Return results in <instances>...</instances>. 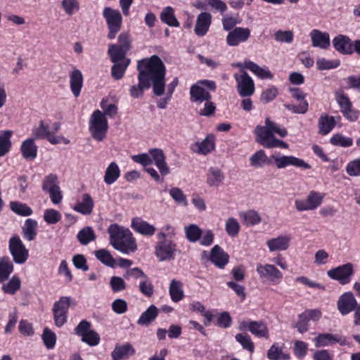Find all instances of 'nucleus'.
I'll return each instance as SVG.
<instances>
[{"mask_svg":"<svg viewBox=\"0 0 360 360\" xmlns=\"http://www.w3.org/2000/svg\"><path fill=\"white\" fill-rule=\"evenodd\" d=\"M277 95L278 89L273 86L265 89L262 93L260 100L264 103H268L274 100Z\"/></svg>","mask_w":360,"mask_h":360,"instance_id":"nucleus-63","label":"nucleus"},{"mask_svg":"<svg viewBox=\"0 0 360 360\" xmlns=\"http://www.w3.org/2000/svg\"><path fill=\"white\" fill-rule=\"evenodd\" d=\"M308 345L301 340H296L294 343L293 352L300 359H302L307 353Z\"/></svg>","mask_w":360,"mask_h":360,"instance_id":"nucleus-61","label":"nucleus"},{"mask_svg":"<svg viewBox=\"0 0 360 360\" xmlns=\"http://www.w3.org/2000/svg\"><path fill=\"white\" fill-rule=\"evenodd\" d=\"M354 274V266L351 263H347L333 268L327 272V275L329 278L338 281L342 285L349 283Z\"/></svg>","mask_w":360,"mask_h":360,"instance_id":"nucleus-10","label":"nucleus"},{"mask_svg":"<svg viewBox=\"0 0 360 360\" xmlns=\"http://www.w3.org/2000/svg\"><path fill=\"white\" fill-rule=\"evenodd\" d=\"M169 195L177 204L184 207L188 205L186 196L180 188L176 187L171 188Z\"/></svg>","mask_w":360,"mask_h":360,"instance_id":"nucleus-53","label":"nucleus"},{"mask_svg":"<svg viewBox=\"0 0 360 360\" xmlns=\"http://www.w3.org/2000/svg\"><path fill=\"white\" fill-rule=\"evenodd\" d=\"M176 245L171 240H163L158 242L155 254L159 261L172 260L174 259Z\"/></svg>","mask_w":360,"mask_h":360,"instance_id":"nucleus-11","label":"nucleus"},{"mask_svg":"<svg viewBox=\"0 0 360 360\" xmlns=\"http://www.w3.org/2000/svg\"><path fill=\"white\" fill-rule=\"evenodd\" d=\"M240 328L248 329L257 338H269V329L262 321H243L241 323Z\"/></svg>","mask_w":360,"mask_h":360,"instance_id":"nucleus-17","label":"nucleus"},{"mask_svg":"<svg viewBox=\"0 0 360 360\" xmlns=\"http://www.w3.org/2000/svg\"><path fill=\"white\" fill-rule=\"evenodd\" d=\"M96 257L103 264L113 267L115 264V261L110 252L105 249H101L95 251Z\"/></svg>","mask_w":360,"mask_h":360,"instance_id":"nucleus-49","label":"nucleus"},{"mask_svg":"<svg viewBox=\"0 0 360 360\" xmlns=\"http://www.w3.org/2000/svg\"><path fill=\"white\" fill-rule=\"evenodd\" d=\"M58 187V181L56 175L51 174L44 178L42 184L43 191L49 193Z\"/></svg>","mask_w":360,"mask_h":360,"instance_id":"nucleus-50","label":"nucleus"},{"mask_svg":"<svg viewBox=\"0 0 360 360\" xmlns=\"http://www.w3.org/2000/svg\"><path fill=\"white\" fill-rule=\"evenodd\" d=\"M108 129V123L106 117L99 110H95L89 120V131L92 137L101 141L106 136Z\"/></svg>","mask_w":360,"mask_h":360,"instance_id":"nucleus-4","label":"nucleus"},{"mask_svg":"<svg viewBox=\"0 0 360 360\" xmlns=\"http://www.w3.org/2000/svg\"><path fill=\"white\" fill-rule=\"evenodd\" d=\"M110 244L116 250L129 255L137 250L136 238L131 231L117 224H110L108 228Z\"/></svg>","mask_w":360,"mask_h":360,"instance_id":"nucleus-3","label":"nucleus"},{"mask_svg":"<svg viewBox=\"0 0 360 360\" xmlns=\"http://www.w3.org/2000/svg\"><path fill=\"white\" fill-rule=\"evenodd\" d=\"M186 237L188 241L195 243L200 239L202 231L200 227L194 224L184 227Z\"/></svg>","mask_w":360,"mask_h":360,"instance_id":"nucleus-45","label":"nucleus"},{"mask_svg":"<svg viewBox=\"0 0 360 360\" xmlns=\"http://www.w3.org/2000/svg\"><path fill=\"white\" fill-rule=\"evenodd\" d=\"M236 340L241 345L243 349L250 352H253L255 349L254 343L248 335L241 333L237 334L236 335Z\"/></svg>","mask_w":360,"mask_h":360,"instance_id":"nucleus-56","label":"nucleus"},{"mask_svg":"<svg viewBox=\"0 0 360 360\" xmlns=\"http://www.w3.org/2000/svg\"><path fill=\"white\" fill-rule=\"evenodd\" d=\"M158 314V309L155 305H150L144 312H143L137 321L140 326H148L153 322Z\"/></svg>","mask_w":360,"mask_h":360,"instance_id":"nucleus-36","label":"nucleus"},{"mask_svg":"<svg viewBox=\"0 0 360 360\" xmlns=\"http://www.w3.org/2000/svg\"><path fill=\"white\" fill-rule=\"evenodd\" d=\"M42 340L46 347L51 349L55 347L56 336L50 329L45 328L42 334Z\"/></svg>","mask_w":360,"mask_h":360,"instance_id":"nucleus-55","label":"nucleus"},{"mask_svg":"<svg viewBox=\"0 0 360 360\" xmlns=\"http://www.w3.org/2000/svg\"><path fill=\"white\" fill-rule=\"evenodd\" d=\"M10 209L18 215L27 217L32 214V210L25 203L18 201H11L9 204Z\"/></svg>","mask_w":360,"mask_h":360,"instance_id":"nucleus-46","label":"nucleus"},{"mask_svg":"<svg viewBox=\"0 0 360 360\" xmlns=\"http://www.w3.org/2000/svg\"><path fill=\"white\" fill-rule=\"evenodd\" d=\"M131 227L135 232L148 237L153 236L156 230L153 225L140 217H134L131 219Z\"/></svg>","mask_w":360,"mask_h":360,"instance_id":"nucleus-22","label":"nucleus"},{"mask_svg":"<svg viewBox=\"0 0 360 360\" xmlns=\"http://www.w3.org/2000/svg\"><path fill=\"white\" fill-rule=\"evenodd\" d=\"M37 222L33 219H27L22 228L23 237L28 241L33 240L37 236Z\"/></svg>","mask_w":360,"mask_h":360,"instance_id":"nucleus-37","label":"nucleus"},{"mask_svg":"<svg viewBox=\"0 0 360 360\" xmlns=\"http://www.w3.org/2000/svg\"><path fill=\"white\" fill-rule=\"evenodd\" d=\"M212 17L210 13L201 12L198 16L194 27V32L198 37L205 36L209 31Z\"/></svg>","mask_w":360,"mask_h":360,"instance_id":"nucleus-18","label":"nucleus"},{"mask_svg":"<svg viewBox=\"0 0 360 360\" xmlns=\"http://www.w3.org/2000/svg\"><path fill=\"white\" fill-rule=\"evenodd\" d=\"M20 287L21 280L15 275L8 282L3 284L1 290L6 294L14 295L20 289Z\"/></svg>","mask_w":360,"mask_h":360,"instance_id":"nucleus-43","label":"nucleus"},{"mask_svg":"<svg viewBox=\"0 0 360 360\" xmlns=\"http://www.w3.org/2000/svg\"><path fill=\"white\" fill-rule=\"evenodd\" d=\"M240 227L238 220L233 217H230L226 221L225 230L231 237H236L238 234Z\"/></svg>","mask_w":360,"mask_h":360,"instance_id":"nucleus-52","label":"nucleus"},{"mask_svg":"<svg viewBox=\"0 0 360 360\" xmlns=\"http://www.w3.org/2000/svg\"><path fill=\"white\" fill-rule=\"evenodd\" d=\"M249 70L260 79L272 80L274 79V75L267 66H259L253 61H251Z\"/></svg>","mask_w":360,"mask_h":360,"instance_id":"nucleus-35","label":"nucleus"},{"mask_svg":"<svg viewBox=\"0 0 360 360\" xmlns=\"http://www.w3.org/2000/svg\"><path fill=\"white\" fill-rule=\"evenodd\" d=\"M149 154L153 162L158 168L162 176H166L170 173V169L165 161V154L161 149L153 148L149 150Z\"/></svg>","mask_w":360,"mask_h":360,"instance_id":"nucleus-21","label":"nucleus"},{"mask_svg":"<svg viewBox=\"0 0 360 360\" xmlns=\"http://www.w3.org/2000/svg\"><path fill=\"white\" fill-rule=\"evenodd\" d=\"M130 62V59H124L122 61L112 62L114 63L111 70L112 77L117 80L122 79Z\"/></svg>","mask_w":360,"mask_h":360,"instance_id":"nucleus-40","label":"nucleus"},{"mask_svg":"<svg viewBox=\"0 0 360 360\" xmlns=\"http://www.w3.org/2000/svg\"><path fill=\"white\" fill-rule=\"evenodd\" d=\"M291 240L290 234L280 235L268 240L266 245L270 252L285 251L289 248Z\"/></svg>","mask_w":360,"mask_h":360,"instance_id":"nucleus-19","label":"nucleus"},{"mask_svg":"<svg viewBox=\"0 0 360 360\" xmlns=\"http://www.w3.org/2000/svg\"><path fill=\"white\" fill-rule=\"evenodd\" d=\"M335 125V118L326 114L321 115L319 120V133L323 135L328 134Z\"/></svg>","mask_w":360,"mask_h":360,"instance_id":"nucleus-39","label":"nucleus"},{"mask_svg":"<svg viewBox=\"0 0 360 360\" xmlns=\"http://www.w3.org/2000/svg\"><path fill=\"white\" fill-rule=\"evenodd\" d=\"M236 82V90L240 97H250L255 91V85L252 78L245 70L239 71L233 75Z\"/></svg>","mask_w":360,"mask_h":360,"instance_id":"nucleus-5","label":"nucleus"},{"mask_svg":"<svg viewBox=\"0 0 360 360\" xmlns=\"http://www.w3.org/2000/svg\"><path fill=\"white\" fill-rule=\"evenodd\" d=\"M120 175L121 171L119 166L116 162H112L105 169L103 181L107 185H112L120 178Z\"/></svg>","mask_w":360,"mask_h":360,"instance_id":"nucleus-29","label":"nucleus"},{"mask_svg":"<svg viewBox=\"0 0 360 360\" xmlns=\"http://www.w3.org/2000/svg\"><path fill=\"white\" fill-rule=\"evenodd\" d=\"M13 270L14 266L10 258L7 256L1 257L0 258V283L7 281Z\"/></svg>","mask_w":360,"mask_h":360,"instance_id":"nucleus-32","label":"nucleus"},{"mask_svg":"<svg viewBox=\"0 0 360 360\" xmlns=\"http://www.w3.org/2000/svg\"><path fill=\"white\" fill-rule=\"evenodd\" d=\"M140 292L146 297H151L154 292V288L148 276L141 280L139 283Z\"/></svg>","mask_w":360,"mask_h":360,"instance_id":"nucleus-59","label":"nucleus"},{"mask_svg":"<svg viewBox=\"0 0 360 360\" xmlns=\"http://www.w3.org/2000/svg\"><path fill=\"white\" fill-rule=\"evenodd\" d=\"M135 354V349L129 343H125L122 345L116 346L112 352L111 356L112 360H122L129 358Z\"/></svg>","mask_w":360,"mask_h":360,"instance_id":"nucleus-27","label":"nucleus"},{"mask_svg":"<svg viewBox=\"0 0 360 360\" xmlns=\"http://www.w3.org/2000/svg\"><path fill=\"white\" fill-rule=\"evenodd\" d=\"M94 201L89 193L82 195V201L78 202L73 207V210L82 214L89 215L93 212Z\"/></svg>","mask_w":360,"mask_h":360,"instance_id":"nucleus-26","label":"nucleus"},{"mask_svg":"<svg viewBox=\"0 0 360 360\" xmlns=\"http://www.w3.org/2000/svg\"><path fill=\"white\" fill-rule=\"evenodd\" d=\"M267 358L270 360H289L290 355L288 353H284L282 347H279L278 343H274L266 354Z\"/></svg>","mask_w":360,"mask_h":360,"instance_id":"nucleus-38","label":"nucleus"},{"mask_svg":"<svg viewBox=\"0 0 360 360\" xmlns=\"http://www.w3.org/2000/svg\"><path fill=\"white\" fill-rule=\"evenodd\" d=\"M264 124H268V127L270 128L274 136V134H277L278 136L283 138L288 135V131L285 128L281 127L276 122L271 121L268 117L265 118Z\"/></svg>","mask_w":360,"mask_h":360,"instance_id":"nucleus-60","label":"nucleus"},{"mask_svg":"<svg viewBox=\"0 0 360 360\" xmlns=\"http://www.w3.org/2000/svg\"><path fill=\"white\" fill-rule=\"evenodd\" d=\"M61 219L60 213L54 209H46L44 213V220L48 224H56Z\"/></svg>","mask_w":360,"mask_h":360,"instance_id":"nucleus-54","label":"nucleus"},{"mask_svg":"<svg viewBox=\"0 0 360 360\" xmlns=\"http://www.w3.org/2000/svg\"><path fill=\"white\" fill-rule=\"evenodd\" d=\"M255 134L257 136L256 141L263 146L264 143H266L274 136L266 124L264 126L257 125L255 129Z\"/></svg>","mask_w":360,"mask_h":360,"instance_id":"nucleus-34","label":"nucleus"},{"mask_svg":"<svg viewBox=\"0 0 360 360\" xmlns=\"http://www.w3.org/2000/svg\"><path fill=\"white\" fill-rule=\"evenodd\" d=\"M76 335L82 337V341L91 347L96 346L100 342V336L94 330H91V323L82 321L75 329Z\"/></svg>","mask_w":360,"mask_h":360,"instance_id":"nucleus-9","label":"nucleus"},{"mask_svg":"<svg viewBox=\"0 0 360 360\" xmlns=\"http://www.w3.org/2000/svg\"><path fill=\"white\" fill-rule=\"evenodd\" d=\"M314 342L316 347H323L334 345L340 344L341 346L347 344L345 337L333 335L331 333H320L314 338Z\"/></svg>","mask_w":360,"mask_h":360,"instance_id":"nucleus-13","label":"nucleus"},{"mask_svg":"<svg viewBox=\"0 0 360 360\" xmlns=\"http://www.w3.org/2000/svg\"><path fill=\"white\" fill-rule=\"evenodd\" d=\"M109 30L108 38L112 39L120 30L122 18L119 11L105 7L103 13Z\"/></svg>","mask_w":360,"mask_h":360,"instance_id":"nucleus-7","label":"nucleus"},{"mask_svg":"<svg viewBox=\"0 0 360 360\" xmlns=\"http://www.w3.org/2000/svg\"><path fill=\"white\" fill-rule=\"evenodd\" d=\"M13 131L5 130L0 134V157L5 155L10 150L11 146V137Z\"/></svg>","mask_w":360,"mask_h":360,"instance_id":"nucleus-42","label":"nucleus"},{"mask_svg":"<svg viewBox=\"0 0 360 360\" xmlns=\"http://www.w3.org/2000/svg\"><path fill=\"white\" fill-rule=\"evenodd\" d=\"M337 305L340 314L346 315L354 311L358 306V304L354 295L350 292H347L340 297Z\"/></svg>","mask_w":360,"mask_h":360,"instance_id":"nucleus-16","label":"nucleus"},{"mask_svg":"<svg viewBox=\"0 0 360 360\" xmlns=\"http://www.w3.org/2000/svg\"><path fill=\"white\" fill-rule=\"evenodd\" d=\"M77 238L82 245H86L96 240V235L91 227H86L77 233Z\"/></svg>","mask_w":360,"mask_h":360,"instance_id":"nucleus-48","label":"nucleus"},{"mask_svg":"<svg viewBox=\"0 0 360 360\" xmlns=\"http://www.w3.org/2000/svg\"><path fill=\"white\" fill-rule=\"evenodd\" d=\"M210 261L219 269H224L229 263V255L218 245H215L210 251Z\"/></svg>","mask_w":360,"mask_h":360,"instance_id":"nucleus-20","label":"nucleus"},{"mask_svg":"<svg viewBox=\"0 0 360 360\" xmlns=\"http://www.w3.org/2000/svg\"><path fill=\"white\" fill-rule=\"evenodd\" d=\"M335 98L340 108L341 112L343 110H346L347 108L352 106V103L350 101L348 96L343 92L342 90H338L335 93Z\"/></svg>","mask_w":360,"mask_h":360,"instance_id":"nucleus-51","label":"nucleus"},{"mask_svg":"<svg viewBox=\"0 0 360 360\" xmlns=\"http://www.w3.org/2000/svg\"><path fill=\"white\" fill-rule=\"evenodd\" d=\"M324 195L319 192L311 191L309 193L307 198L296 199L295 201V209L298 212L314 210L319 207L323 200Z\"/></svg>","mask_w":360,"mask_h":360,"instance_id":"nucleus-8","label":"nucleus"},{"mask_svg":"<svg viewBox=\"0 0 360 360\" xmlns=\"http://www.w3.org/2000/svg\"><path fill=\"white\" fill-rule=\"evenodd\" d=\"M190 95L191 101L198 105L211 98L210 94L203 86H200V83H196L191 86Z\"/></svg>","mask_w":360,"mask_h":360,"instance_id":"nucleus-25","label":"nucleus"},{"mask_svg":"<svg viewBox=\"0 0 360 360\" xmlns=\"http://www.w3.org/2000/svg\"><path fill=\"white\" fill-rule=\"evenodd\" d=\"M309 37L314 47L327 49L330 46V36L328 32L314 29L309 33Z\"/></svg>","mask_w":360,"mask_h":360,"instance_id":"nucleus-23","label":"nucleus"},{"mask_svg":"<svg viewBox=\"0 0 360 360\" xmlns=\"http://www.w3.org/2000/svg\"><path fill=\"white\" fill-rule=\"evenodd\" d=\"M215 148V137L213 134H208L201 141H196L191 145V150L200 155H206L214 150Z\"/></svg>","mask_w":360,"mask_h":360,"instance_id":"nucleus-15","label":"nucleus"},{"mask_svg":"<svg viewBox=\"0 0 360 360\" xmlns=\"http://www.w3.org/2000/svg\"><path fill=\"white\" fill-rule=\"evenodd\" d=\"M239 215L243 220L244 224L247 226H254L259 224L262 221L259 213L253 210L240 212Z\"/></svg>","mask_w":360,"mask_h":360,"instance_id":"nucleus-44","label":"nucleus"},{"mask_svg":"<svg viewBox=\"0 0 360 360\" xmlns=\"http://www.w3.org/2000/svg\"><path fill=\"white\" fill-rule=\"evenodd\" d=\"M137 70L139 83L131 86L129 90L132 98H141L144 91L150 86L155 96H161L165 94L166 68L160 57L154 55L139 60Z\"/></svg>","mask_w":360,"mask_h":360,"instance_id":"nucleus-1","label":"nucleus"},{"mask_svg":"<svg viewBox=\"0 0 360 360\" xmlns=\"http://www.w3.org/2000/svg\"><path fill=\"white\" fill-rule=\"evenodd\" d=\"M330 143L333 146L349 147L352 145L353 141L351 138L337 134L330 138Z\"/></svg>","mask_w":360,"mask_h":360,"instance_id":"nucleus-57","label":"nucleus"},{"mask_svg":"<svg viewBox=\"0 0 360 360\" xmlns=\"http://www.w3.org/2000/svg\"><path fill=\"white\" fill-rule=\"evenodd\" d=\"M127 52V51L124 50L116 44L109 45L108 54L112 62H119L124 60V59H128L125 57Z\"/></svg>","mask_w":360,"mask_h":360,"instance_id":"nucleus-47","label":"nucleus"},{"mask_svg":"<svg viewBox=\"0 0 360 360\" xmlns=\"http://www.w3.org/2000/svg\"><path fill=\"white\" fill-rule=\"evenodd\" d=\"M71 304L75 303L70 297H61L58 301L54 303L53 309L68 313Z\"/></svg>","mask_w":360,"mask_h":360,"instance_id":"nucleus-62","label":"nucleus"},{"mask_svg":"<svg viewBox=\"0 0 360 360\" xmlns=\"http://www.w3.org/2000/svg\"><path fill=\"white\" fill-rule=\"evenodd\" d=\"M351 39L345 35L339 34L333 39L335 49L342 54H352L354 53Z\"/></svg>","mask_w":360,"mask_h":360,"instance_id":"nucleus-24","label":"nucleus"},{"mask_svg":"<svg viewBox=\"0 0 360 360\" xmlns=\"http://www.w3.org/2000/svg\"><path fill=\"white\" fill-rule=\"evenodd\" d=\"M250 165L254 167H262L265 165H274L277 169H281L289 166L309 169L311 166L304 160L292 155H281L274 153L267 157L263 150L256 151L250 158Z\"/></svg>","mask_w":360,"mask_h":360,"instance_id":"nucleus-2","label":"nucleus"},{"mask_svg":"<svg viewBox=\"0 0 360 360\" xmlns=\"http://www.w3.org/2000/svg\"><path fill=\"white\" fill-rule=\"evenodd\" d=\"M160 19L164 23L170 27H177L179 26V22L174 15V11L171 6L164 8L160 14Z\"/></svg>","mask_w":360,"mask_h":360,"instance_id":"nucleus-41","label":"nucleus"},{"mask_svg":"<svg viewBox=\"0 0 360 360\" xmlns=\"http://www.w3.org/2000/svg\"><path fill=\"white\" fill-rule=\"evenodd\" d=\"M340 63L336 60H327L324 58H319L316 61L317 69L319 70H330L338 68Z\"/></svg>","mask_w":360,"mask_h":360,"instance_id":"nucleus-58","label":"nucleus"},{"mask_svg":"<svg viewBox=\"0 0 360 360\" xmlns=\"http://www.w3.org/2000/svg\"><path fill=\"white\" fill-rule=\"evenodd\" d=\"M8 250L15 264H23L28 259L29 250L18 236H14L9 239Z\"/></svg>","mask_w":360,"mask_h":360,"instance_id":"nucleus-6","label":"nucleus"},{"mask_svg":"<svg viewBox=\"0 0 360 360\" xmlns=\"http://www.w3.org/2000/svg\"><path fill=\"white\" fill-rule=\"evenodd\" d=\"M21 153L22 157L27 160H34L37 155V146L35 145L34 139H28L22 143Z\"/></svg>","mask_w":360,"mask_h":360,"instance_id":"nucleus-31","label":"nucleus"},{"mask_svg":"<svg viewBox=\"0 0 360 360\" xmlns=\"http://www.w3.org/2000/svg\"><path fill=\"white\" fill-rule=\"evenodd\" d=\"M224 175L222 171L216 167L209 169L207 174V184L211 187H218L222 184Z\"/></svg>","mask_w":360,"mask_h":360,"instance_id":"nucleus-30","label":"nucleus"},{"mask_svg":"<svg viewBox=\"0 0 360 360\" xmlns=\"http://www.w3.org/2000/svg\"><path fill=\"white\" fill-rule=\"evenodd\" d=\"M169 293L174 302L181 301L184 297L182 283L175 279L172 280L169 287Z\"/></svg>","mask_w":360,"mask_h":360,"instance_id":"nucleus-33","label":"nucleus"},{"mask_svg":"<svg viewBox=\"0 0 360 360\" xmlns=\"http://www.w3.org/2000/svg\"><path fill=\"white\" fill-rule=\"evenodd\" d=\"M70 89L75 97L80 94L83 85V76L78 69L73 70L70 75Z\"/></svg>","mask_w":360,"mask_h":360,"instance_id":"nucleus-28","label":"nucleus"},{"mask_svg":"<svg viewBox=\"0 0 360 360\" xmlns=\"http://www.w3.org/2000/svg\"><path fill=\"white\" fill-rule=\"evenodd\" d=\"M257 272L260 278H266L274 283H279L283 277L282 273L273 264H261L257 266Z\"/></svg>","mask_w":360,"mask_h":360,"instance_id":"nucleus-14","label":"nucleus"},{"mask_svg":"<svg viewBox=\"0 0 360 360\" xmlns=\"http://www.w3.org/2000/svg\"><path fill=\"white\" fill-rule=\"evenodd\" d=\"M250 37V30L248 27H235L226 36V41L229 46H237L246 42Z\"/></svg>","mask_w":360,"mask_h":360,"instance_id":"nucleus-12","label":"nucleus"},{"mask_svg":"<svg viewBox=\"0 0 360 360\" xmlns=\"http://www.w3.org/2000/svg\"><path fill=\"white\" fill-rule=\"evenodd\" d=\"M346 172L352 176H360V158L349 162L346 167Z\"/></svg>","mask_w":360,"mask_h":360,"instance_id":"nucleus-64","label":"nucleus"}]
</instances>
